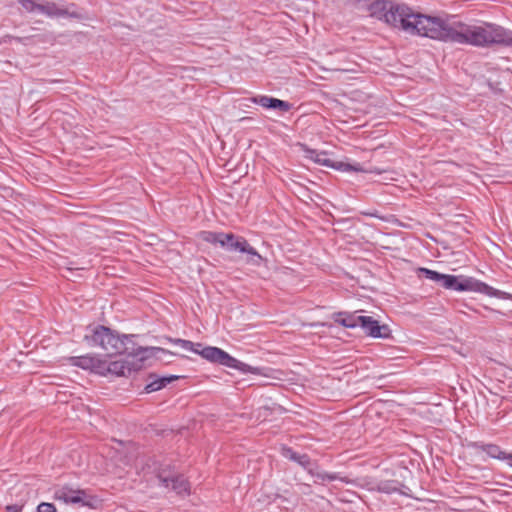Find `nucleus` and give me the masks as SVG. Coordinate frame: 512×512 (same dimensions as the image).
<instances>
[{"label": "nucleus", "instance_id": "6", "mask_svg": "<svg viewBox=\"0 0 512 512\" xmlns=\"http://www.w3.org/2000/svg\"><path fill=\"white\" fill-rule=\"evenodd\" d=\"M55 500L62 501L65 504L86 506L96 508L98 499L83 489H74L70 486L56 488L53 494Z\"/></svg>", "mask_w": 512, "mask_h": 512}, {"label": "nucleus", "instance_id": "16", "mask_svg": "<svg viewBox=\"0 0 512 512\" xmlns=\"http://www.w3.org/2000/svg\"><path fill=\"white\" fill-rule=\"evenodd\" d=\"M402 488L408 489L398 480H381L377 483L375 490L385 494L400 493L402 495H407V493L403 491Z\"/></svg>", "mask_w": 512, "mask_h": 512}, {"label": "nucleus", "instance_id": "9", "mask_svg": "<svg viewBox=\"0 0 512 512\" xmlns=\"http://www.w3.org/2000/svg\"><path fill=\"white\" fill-rule=\"evenodd\" d=\"M468 447L474 450L483 451L487 453V455L491 458L505 461L506 464L510 467L511 459H512V451L510 453L502 450L500 446L493 443H484V442H470L468 443Z\"/></svg>", "mask_w": 512, "mask_h": 512}, {"label": "nucleus", "instance_id": "10", "mask_svg": "<svg viewBox=\"0 0 512 512\" xmlns=\"http://www.w3.org/2000/svg\"><path fill=\"white\" fill-rule=\"evenodd\" d=\"M307 157L313 160L315 163H318L320 165L334 168L336 170H342V171H349V170H355L358 171V168L352 167L350 164H345L343 162H334L330 158H328V155L326 152H318L313 149H307Z\"/></svg>", "mask_w": 512, "mask_h": 512}, {"label": "nucleus", "instance_id": "22", "mask_svg": "<svg viewBox=\"0 0 512 512\" xmlns=\"http://www.w3.org/2000/svg\"><path fill=\"white\" fill-rule=\"evenodd\" d=\"M226 233L223 232H213V231H202L201 239L207 243L211 244H219L220 246L223 244V239L225 238Z\"/></svg>", "mask_w": 512, "mask_h": 512}, {"label": "nucleus", "instance_id": "27", "mask_svg": "<svg viewBox=\"0 0 512 512\" xmlns=\"http://www.w3.org/2000/svg\"><path fill=\"white\" fill-rule=\"evenodd\" d=\"M22 8L29 13L39 12L40 3L35 0H17Z\"/></svg>", "mask_w": 512, "mask_h": 512}, {"label": "nucleus", "instance_id": "29", "mask_svg": "<svg viewBox=\"0 0 512 512\" xmlns=\"http://www.w3.org/2000/svg\"><path fill=\"white\" fill-rule=\"evenodd\" d=\"M36 512H57V510L54 504L42 502L38 505Z\"/></svg>", "mask_w": 512, "mask_h": 512}, {"label": "nucleus", "instance_id": "25", "mask_svg": "<svg viewBox=\"0 0 512 512\" xmlns=\"http://www.w3.org/2000/svg\"><path fill=\"white\" fill-rule=\"evenodd\" d=\"M308 473L321 481H334L340 479L336 473L315 472L313 469H308Z\"/></svg>", "mask_w": 512, "mask_h": 512}, {"label": "nucleus", "instance_id": "26", "mask_svg": "<svg viewBox=\"0 0 512 512\" xmlns=\"http://www.w3.org/2000/svg\"><path fill=\"white\" fill-rule=\"evenodd\" d=\"M165 339L170 343L179 345L181 348H183L185 350L191 351V349H194V347H195V343L190 340L180 339V338H172V337H165Z\"/></svg>", "mask_w": 512, "mask_h": 512}, {"label": "nucleus", "instance_id": "12", "mask_svg": "<svg viewBox=\"0 0 512 512\" xmlns=\"http://www.w3.org/2000/svg\"><path fill=\"white\" fill-rule=\"evenodd\" d=\"M251 101L263 108L277 110L282 113L288 112L292 108L291 103L266 95L254 96Z\"/></svg>", "mask_w": 512, "mask_h": 512}, {"label": "nucleus", "instance_id": "8", "mask_svg": "<svg viewBox=\"0 0 512 512\" xmlns=\"http://www.w3.org/2000/svg\"><path fill=\"white\" fill-rule=\"evenodd\" d=\"M148 473H151L159 481V485L164 488H169V481L176 475L175 467L169 463H146L145 468Z\"/></svg>", "mask_w": 512, "mask_h": 512}, {"label": "nucleus", "instance_id": "24", "mask_svg": "<svg viewBox=\"0 0 512 512\" xmlns=\"http://www.w3.org/2000/svg\"><path fill=\"white\" fill-rule=\"evenodd\" d=\"M242 253H246L248 255L247 263L260 266L261 262L263 261V257L248 242Z\"/></svg>", "mask_w": 512, "mask_h": 512}, {"label": "nucleus", "instance_id": "18", "mask_svg": "<svg viewBox=\"0 0 512 512\" xmlns=\"http://www.w3.org/2000/svg\"><path fill=\"white\" fill-rule=\"evenodd\" d=\"M177 495H189L190 494V484L188 480L184 477V475L180 473H176L173 478L169 481V488Z\"/></svg>", "mask_w": 512, "mask_h": 512}, {"label": "nucleus", "instance_id": "20", "mask_svg": "<svg viewBox=\"0 0 512 512\" xmlns=\"http://www.w3.org/2000/svg\"><path fill=\"white\" fill-rule=\"evenodd\" d=\"M94 357L95 355L86 354L83 356H71L67 360L68 363L72 366L91 371L93 367Z\"/></svg>", "mask_w": 512, "mask_h": 512}, {"label": "nucleus", "instance_id": "15", "mask_svg": "<svg viewBox=\"0 0 512 512\" xmlns=\"http://www.w3.org/2000/svg\"><path fill=\"white\" fill-rule=\"evenodd\" d=\"M281 454L286 459H289L290 461L298 463L300 466H302L304 469L308 471L311 465V459L307 454H299L296 451H294L291 447L283 446L281 448Z\"/></svg>", "mask_w": 512, "mask_h": 512}, {"label": "nucleus", "instance_id": "23", "mask_svg": "<svg viewBox=\"0 0 512 512\" xmlns=\"http://www.w3.org/2000/svg\"><path fill=\"white\" fill-rule=\"evenodd\" d=\"M91 372L101 376H107L109 374L108 361L95 356Z\"/></svg>", "mask_w": 512, "mask_h": 512}, {"label": "nucleus", "instance_id": "5", "mask_svg": "<svg viewBox=\"0 0 512 512\" xmlns=\"http://www.w3.org/2000/svg\"><path fill=\"white\" fill-rule=\"evenodd\" d=\"M122 334L104 326L97 325L91 330V334L84 336V341L91 347L99 346L110 354H118L121 348Z\"/></svg>", "mask_w": 512, "mask_h": 512}, {"label": "nucleus", "instance_id": "21", "mask_svg": "<svg viewBox=\"0 0 512 512\" xmlns=\"http://www.w3.org/2000/svg\"><path fill=\"white\" fill-rule=\"evenodd\" d=\"M390 3L384 0H374L368 5V10L372 17H376L379 20L384 21V16L388 11Z\"/></svg>", "mask_w": 512, "mask_h": 512}, {"label": "nucleus", "instance_id": "13", "mask_svg": "<svg viewBox=\"0 0 512 512\" xmlns=\"http://www.w3.org/2000/svg\"><path fill=\"white\" fill-rule=\"evenodd\" d=\"M177 375L159 376L156 373H150L147 377V384L144 387L146 393H152L161 390L171 382L179 379Z\"/></svg>", "mask_w": 512, "mask_h": 512}, {"label": "nucleus", "instance_id": "19", "mask_svg": "<svg viewBox=\"0 0 512 512\" xmlns=\"http://www.w3.org/2000/svg\"><path fill=\"white\" fill-rule=\"evenodd\" d=\"M358 317L350 312H335L332 314L334 322L346 328L358 327Z\"/></svg>", "mask_w": 512, "mask_h": 512}, {"label": "nucleus", "instance_id": "11", "mask_svg": "<svg viewBox=\"0 0 512 512\" xmlns=\"http://www.w3.org/2000/svg\"><path fill=\"white\" fill-rule=\"evenodd\" d=\"M109 374L118 377H128L141 369V363H133L129 359H119L108 362Z\"/></svg>", "mask_w": 512, "mask_h": 512}, {"label": "nucleus", "instance_id": "1", "mask_svg": "<svg viewBox=\"0 0 512 512\" xmlns=\"http://www.w3.org/2000/svg\"><path fill=\"white\" fill-rule=\"evenodd\" d=\"M383 16L384 22L388 25L401 28L412 35L476 47H512V31L494 23L468 25L457 21L454 16L443 19L416 14L407 6L391 3Z\"/></svg>", "mask_w": 512, "mask_h": 512}, {"label": "nucleus", "instance_id": "14", "mask_svg": "<svg viewBox=\"0 0 512 512\" xmlns=\"http://www.w3.org/2000/svg\"><path fill=\"white\" fill-rule=\"evenodd\" d=\"M39 12L51 18L77 17L76 13H70L67 9L59 7L53 0H42Z\"/></svg>", "mask_w": 512, "mask_h": 512}, {"label": "nucleus", "instance_id": "3", "mask_svg": "<svg viewBox=\"0 0 512 512\" xmlns=\"http://www.w3.org/2000/svg\"><path fill=\"white\" fill-rule=\"evenodd\" d=\"M195 354L200 355L203 359L218 365L228 368L236 369L243 374H254L260 376H269L270 368L255 367L248 365L238 359L232 357L226 351L214 346H204L202 343H195L194 349H191Z\"/></svg>", "mask_w": 512, "mask_h": 512}, {"label": "nucleus", "instance_id": "17", "mask_svg": "<svg viewBox=\"0 0 512 512\" xmlns=\"http://www.w3.org/2000/svg\"><path fill=\"white\" fill-rule=\"evenodd\" d=\"M247 240L244 237L236 236L233 233H226L225 238L223 239V244L221 247L225 248L228 251H239L243 252L246 245Z\"/></svg>", "mask_w": 512, "mask_h": 512}, {"label": "nucleus", "instance_id": "4", "mask_svg": "<svg viewBox=\"0 0 512 512\" xmlns=\"http://www.w3.org/2000/svg\"><path fill=\"white\" fill-rule=\"evenodd\" d=\"M135 334H122L121 337V348H119L118 354H123L127 356V359L131 358L130 361L133 363H141V368L143 367L144 362L150 358H159L158 354H166L174 356L175 353L161 348V347H143L138 345L134 338Z\"/></svg>", "mask_w": 512, "mask_h": 512}, {"label": "nucleus", "instance_id": "30", "mask_svg": "<svg viewBox=\"0 0 512 512\" xmlns=\"http://www.w3.org/2000/svg\"><path fill=\"white\" fill-rule=\"evenodd\" d=\"M510 468H512V458H511Z\"/></svg>", "mask_w": 512, "mask_h": 512}, {"label": "nucleus", "instance_id": "28", "mask_svg": "<svg viewBox=\"0 0 512 512\" xmlns=\"http://www.w3.org/2000/svg\"><path fill=\"white\" fill-rule=\"evenodd\" d=\"M26 500L21 499L15 504H8L5 507L6 512H22L23 507L25 506Z\"/></svg>", "mask_w": 512, "mask_h": 512}, {"label": "nucleus", "instance_id": "2", "mask_svg": "<svg viewBox=\"0 0 512 512\" xmlns=\"http://www.w3.org/2000/svg\"><path fill=\"white\" fill-rule=\"evenodd\" d=\"M419 274L429 280L438 283L441 287L447 290L458 292L469 291L484 294L489 297H496L499 299H512V295L510 293L495 289L474 277L443 274L428 268H419Z\"/></svg>", "mask_w": 512, "mask_h": 512}, {"label": "nucleus", "instance_id": "7", "mask_svg": "<svg viewBox=\"0 0 512 512\" xmlns=\"http://www.w3.org/2000/svg\"><path fill=\"white\" fill-rule=\"evenodd\" d=\"M357 320L359 323L358 327H360L367 336L382 339L390 338L391 330L388 325H381L378 320L371 316H359Z\"/></svg>", "mask_w": 512, "mask_h": 512}]
</instances>
